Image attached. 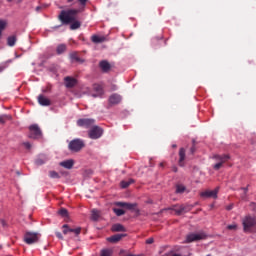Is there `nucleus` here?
Returning <instances> with one entry per match:
<instances>
[{
    "label": "nucleus",
    "instance_id": "f257e3e1",
    "mask_svg": "<svg viewBox=\"0 0 256 256\" xmlns=\"http://www.w3.org/2000/svg\"><path fill=\"white\" fill-rule=\"evenodd\" d=\"M77 15H79V10L77 9H69L62 10L59 15V20L63 25H70V29L75 31L81 27V22L77 21Z\"/></svg>",
    "mask_w": 256,
    "mask_h": 256
},
{
    "label": "nucleus",
    "instance_id": "f03ea898",
    "mask_svg": "<svg viewBox=\"0 0 256 256\" xmlns=\"http://www.w3.org/2000/svg\"><path fill=\"white\" fill-rule=\"evenodd\" d=\"M245 233H249L253 227H256V217L246 216L242 221Z\"/></svg>",
    "mask_w": 256,
    "mask_h": 256
},
{
    "label": "nucleus",
    "instance_id": "7ed1b4c3",
    "mask_svg": "<svg viewBox=\"0 0 256 256\" xmlns=\"http://www.w3.org/2000/svg\"><path fill=\"white\" fill-rule=\"evenodd\" d=\"M83 147H85V142L81 139H74L68 145L69 150L73 153H79Z\"/></svg>",
    "mask_w": 256,
    "mask_h": 256
},
{
    "label": "nucleus",
    "instance_id": "20e7f679",
    "mask_svg": "<svg viewBox=\"0 0 256 256\" xmlns=\"http://www.w3.org/2000/svg\"><path fill=\"white\" fill-rule=\"evenodd\" d=\"M29 138L30 139H41L43 133L41 132V128H39V125L33 124L29 126Z\"/></svg>",
    "mask_w": 256,
    "mask_h": 256
},
{
    "label": "nucleus",
    "instance_id": "39448f33",
    "mask_svg": "<svg viewBox=\"0 0 256 256\" xmlns=\"http://www.w3.org/2000/svg\"><path fill=\"white\" fill-rule=\"evenodd\" d=\"M207 238V234L204 232L191 233L186 236V243H193V241H201Z\"/></svg>",
    "mask_w": 256,
    "mask_h": 256
},
{
    "label": "nucleus",
    "instance_id": "423d86ee",
    "mask_svg": "<svg viewBox=\"0 0 256 256\" xmlns=\"http://www.w3.org/2000/svg\"><path fill=\"white\" fill-rule=\"evenodd\" d=\"M78 127H84L85 129H91L93 128V125H95V119L91 118H80L77 120Z\"/></svg>",
    "mask_w": 256,
    "mask_h": 256
},
{
    "label": "nucleus",
    "instance_id": "0eeeda50",
    "mask_svg": "<svg viewBox=\"0 0 256 256\" xmlns=\"http://www.w3.org/2000/svg\"><path fill=\"white\" fill-rule=\"evenodd\" d=\"M103 135V128L99 126H93L89 132L88 136L90 139H99Z\"/></svg>",
    "mask_w": 256,
    "mask_h": 256
},
{
    "label": "nucleus",
    "instance_id": "6e6552de",
    "mask_svg": "<svg viewBox=\"0 0 256 256\" xmlns=\"http://www.w3.org/2000/svg\"><path fill=\"white\" fill-rule=\"evenodd\" d=\"M24 241L27 245H33V243H37L39 241V234L33 232H27L24 235Z\"/></svg>",
    "mask_w": 256,
    "mask_h": 256
},
{
    "label": "nucleus",
    "instance_id": "1a4fd4ad",
    "mask_svg": "<svg viewBox=\"0 0 256 256\" xmlns=\"http://www.w3.org/2000/svg\"><path fill=\"white\" fill-rule=\"evenodd\" d=\"M62 233L63 235H69V233H75L76 235H80L81 234V227L78 228H70L68 224H64L62 226Z\"/></svg>",
    "mask_w": 256,
    "mask_h": 256
},
{
    "label": "nucleus",
    "instance_id": "9d476101",
    "mask_svg": "<svg viewBox=\"0 0 256 256\" xmlns=\"http://www.w3.org/2000/svg\"><path fill=\"white\" fill-rule=\"evenodd\" d=\"M218 193H219V187H217L214 190H206L204 192H201L200 197H204V198L212 197V199H217Z\"/></svg>",
    "mask_w": 256,
    "mask_h": 256
},
{
    "label": "nucleus",
    "instance_id": "9b49d317",
    "mask_svg": "<svg viewBox=\"0 0 256 256\" xmlns=\"http://www.w3.org/2000/svg\"><path fill=\"white\" fill-rule=\"evenodd\" d=\"M114 205H116V207H123L124 209H128V211H133V209L137 207L136 203H127V202H115Z\"/></svg>",
    "mask_w": 256,
    "mask_h": 256
},
{
    "label": "nucleus",
    "instance_id": "f8f14e48",
    "mask_svg": "<svg viewBox=\"0 0 256 256\" xmlns=\"http://www.w3.org/2000/svg\"><path fill=\"white\" fill-rule=\"evenodd\" d=\"M99 68L102 73H109L111 71V64L107 60H102L99 62Z\"/></svg>",
    "mask_w": 256,
    "mask_h": 256
},
{
    "label": "nucleus",
    "instance_id": "ddd939ff",
    "mask_svg": "<svg viewBox=\"0 0 256 256\" xmlns=\"http://www.w3.org/2000/svg\"><path fill=\"white\" fill-rule=\"evenodd\" d=\"M64 82H65V87H67V89H73V87L77 85V79L71 76L65 77Z\"/></svg>",
    "mask_w": 256,
    "mask_h": 256
},
{
    "label": "nucleus",
    "instance_id": "4468645a",
    "mask_svg": "<svg viewBox=\"0 0 256 256\" xmlns=\"http://www.w3.org/2000/svg\"><path fill=\"white\" fill-rule=\"evenodd\" d=\"M122 99L123 98L121 97V95L114 93L109 97L108 101H109L110 105H119V103H121Z\"/></svg>",
    "mask_w": 256,
    "mask_h": 256
},
{
    "label": "nucleus",
    "instance_id": "2eb2a0df",
    "mask_svg": "<svg viewBox=\"0 0 256 256\" xmlns=\"http://www.w3.org/2000/svg\"><path fill=\"white\" fill-rule=\"evenodd\" d=\"M38 103L39 105H42V107H49V105H51V100H49V98L45 97L43 94H40L38 96Z\"/></svg>",
    "mask_w": 256,
    "mask_h": 256
},
{
    "label": "nucleus",
    "instance_id": "dca6fc26",
    "mask_svg": "<svg viewBox=\"0 0 256 256\" xmlns=\"http://www.w3.org/2000/svg\"><path fill=\"white\" fill-rule=\"evenodd\" d=\"M123 237H127V234L112 235L111 237L107 238V241H109V243H119Z\"/></svg>",
    "mask_w": 256,
    "mask_h": 256
},
{
    "label": "nucleus",
    "instance_id": "f3484780",
    "mask_svg": "<svg viewBox=\"0 0 256 256\" xmlns=\"http://www.w3.org/2000/svg\"><path fill=\"white\" fill-rule=\"evenodd\" d=\"M93 91H95V93L92 94V97H101L103 95V86L99 84H94Z\"/></svg>",
    "mask_w": 256,
    "mask_h": 256
},
{
    "label": "nucleus",
    "instance_id": "a211bd4d",
    "mask_svg": "<svg viewBox=\"0 0 256 256\" xmlns=\"http://www.w3.org/2000/svg\"><path fill=\"white\" fill-rule=\"evenodd\" d=\"M213 159L216 161H219V163H227L229 159H231V156L229 154H223V155H214Z\"/></svg>",
    "mask_w": 256,
    "mask_h": 256
},
{
    "label": "nucleus",
    "instance_id": "6ab92c4d",
    "mask_svg": "<svg viewBox=\"0 0 256 256\" xmlns=\"http://www.w3.org/2000/svg\"><path fill=\"white\" fill-rule=\"evenodd\" d=\"M178 165L180 167H185V148H180V150H179Z\"/></svg>",
    "mask_w": 256,
    "mask_h": 256
},
{
    "label": "nucleus",
    "instance_id": "aec40b11",
    "mask_svg": "<svg viewBox=\"0 0 256 256\" xmlns=\"http://www.w3.org/2000/svg\"><path fill=\"white\" fill-rule=\"evenodd\" d=\"M112 231H113V233H125V231H127V229L125 228V226H123V224H119V223H117V224H114L113 226H112V229H111Z\"/></svg>",
    "mask_w": 256,
    "mask_h": 256
},
{
    "label": "nucleus",
    "instance_id": "412c9836",
    "mask_svg": "<svg viewBox=\"0 0 256 256\" xmlns=\"http://www.w3.org/2000/svg\"><path fill=\"white\" fill-rule=\"evenodd\" d=\"M73 165H75V161H73V159L60 162V167H64V169H73Z\"/></svg>",
    "mask_w": 256,
    "mask_h": 256
},
{
    "label": "nucleus",
    "instance_id": "4be33fe9",
    "mask_svg": "<svg viewBox=\"0 0 256 256\" xmlns=\"http://www.w3.org/2000/svg\"><path fill=\"white\" fill-rule=\"evenodd\" d=\"M107 40V38H105V36H99V35H92L91 37V41L92 43H105V41Z\"/></svg>",
    "mask_w": 256,
    "mask_h": 256
},
{
    "label": "nucleus",
    "instance_id": "5701e85b",
    "mask_svg": "<svg viewBox=\"0 0 256 256\" xmlns=\"http://www.w3.org/2000/svg\"><path fill=\"white\" fill-rule=\"evenodd\" d=\"M15 43H17V36L12 35L7 38L8 47H15Z\"/></svg>",
    "mask_w": 256,
    "mask_h": 256
},
{
    "label": "nucleus",
    "instance_id": "b1692460",
    "mask_svg": "<svg viewBox=\"0 0 256 256\" xmlns=\"http://www.w3.org/2000/svg\"><path fill=\"white\" fill-rule=\"evenodd\" d=\"M12 117L11 115L3 114L0 115V125H5L7 121H11Z\"/></svg>",
    "mask_w": 256,
    "mask_h": 256
},
{
    "label": "nucleus",
    "instance_id": "393cba45",
    "mask_svg": "<svg viewBox=\"0 0 256 256\" xmlns=\"http://www.w3.org/2000/svg\"><path fill=\"white\" fill-rule=\"evenodd\" d=\"M65 51H67V46L65 44H60L56 48L57 55H62Z\"/></svg>",
    "mask_w": 256,
    "mask_h": 256
},
{
    "label": "nucleus",
    "instance_id": "a878e982",
    "mask_svg": "<svg viewBox=\"0 0 256 256\" xmlns=\"http://www.w3.org/2000/svg\"><path fill=\"white\" fill-rule=\"evenodd\" d=\"M132 183H135V180L130 179L128 181H122L120 183V185H121L122 189H127V187H129V185H132Z\"/></svg>",
    "mask_w": 256,
    "mask_h": 256
},
{
    "label": "nucleus",
    "instance_id": "bb28decb",
    "mask_svg": "<svg viewBox=\"0 0 256 256\" xmlns=\"http://www.w3.org/2000/svg\"><path fill=\"white\" fill-rule=\"evenodd\" d=\"M112 210L117 217H121V216L125 215V210H123V209L113 208Z\"/></svg>",
    "mask_w": 256,
    "mask_h": 256
},
{
    "label": "nucleus",
    "instance_id": "cd10ccee",
    "mask_svg": "<svg viewBox=\"0 0 256 256\" xmlns=\"http://www.w3.org/2000/svg\"><path fill=\"white\" fill-rule=\"evenodd\" d=\"M113 255V250L111 249H102L100 252V256H111Z\"/></svg>",
    "mask_w": 256,
    "mask_h": 256
},
{
    "label": "nucleus",
    "instance_id": "c85d7f7f",
    "mask_svg": "<svg viewBox=\"0 0 256 256\" xmlns=\"http://www.w3.org/2000/svg\"><path fill=\"white\" fill-rule=\"evenodd\" d=\"M58 215H60V217H69V211H67V209L65 208H61L59 211H58Z\"/></svg>",
    "mask_w": 256,
    "mask_h": 256
},
{
    "label": "nucleus",
    "instance_id": "c756f323",
    "mask_svg": "<svg viewBox=\"0 0 256 256\" xmlns=\"http://www.w3.org/2000/svg\"><path fill=\"white\" fill-rule=\"evenodd\" d=\"M70 58L73 61H76L77 63H83V60L81 58H79V56L77 55V53H72L70 54Z\"/></svg>",
    "mask_w": 256,
    "mask_h": 256
},
{
    "label": "nucleus",
    "instance_id": "7c9ffc66",
    "mask_svg": "<svg viewBox=\"0 0 256 256\" xmlns=\"http://www.w3.org/2000/svg\"><path fill=\"white\" fill-rule=\"evenodd\" d=\"M172 211L176 213V215H183V208L180 206H174Z\"/></svg>",
    "mask_w": 256,
    "mask_h": 256
},
{
    "label": "nucleus",
    "instance_id": "2f4dec72",
    "mask_svg": "<svg viewBox=\"0 0 256 256\" xmlns=\"http://www.w3.org/2000/svg\"><path fill=\"white\" fill-rule=\"evenodd\" d=\"M92 220L93 221H97L100 217L99 211L98 210H92V214H91Z\"/></svg>",
    "mask_w": 256,
    "mask_h": 256
},
{
    "label": "nucleus",
    "instance_id": "473e14b6",
    "mask_svg": "<svg viewBox=\"0 0 256 256\" xmlns=\"http://www.w3.org/2000/svg\"><path fill=\"white\" fill-rule=\"evenodd\" d=\"M182 207V213H189V211H191V209L193 208L190 205H181Z\"/></svg>",
    "mask_w": 256,
    "mask_h": 256
},
{
    "label": "nucleus",
    "instance_id": "72a5a7b5",
    "mask_svg": "<svg viewBox=\"0 0 256 256\" xmlns=\"http://www.w3.org/2000/svg\"><path fill=\"white\" fill-rule=\"evenodd\" d=\"M185 186L183 185H177L176 186V193H185Z\"/></svg>",
    "mask_w": 256,
    "mask_h": 256
},
{
    "label": "nucleus",
    "instance_id": "f704fd0d",
    "mask_svg": "<svg viewBox=\"0 0 256 256\" xmlns=\"http://www.w3.org/2000/svg\"><path fill=\"white\" fill-rule=\"evenodd\" d=\"M49 177H51V179H59V173H57L55 171H50Z\"/></svg>",
    "mask_w": 256,
    "mask_h": 256
},
{
    "label": "nucleus",
    "instance_id": "c9c22d12",
    "mask_svg": "<svg viewBox=\"0 0 256 256\" xmlns=\"http://www.w3.org/2000/svg\"><path fill=\"white\" fill-rule=\"evenodd\" d=\"M7 27V22L0 20V35L3 33V30Z\"/></svg>",
    "mask_w": 256,
    "mask_h": 256
},
{
    "label": "nucleus",
    "instance_id": "e433bc0d",
    "mask_svg": "<svg viewBox=\"0 0 256 256\" xmlns=\"http://www.w3.org/2000/svg\"><path fill=\"white\" fill-rule=\"evenodd\" d=\"M223 167V163L222 162H218L213 166V169H215V171H219V169Z\"/></svg>",
    "mask_w": 256,
    "mask_h": 256
},
{
    "label": "nucleus",
    "instance_id": "4c0bfd02",
    "mask_svg": "<svg viewBox=\"0 0 256 256\" xmlns=\"http://www.w3.org/2000/svg\"><path fill=\"white\" fill-rule=\"evenodd\" d=\"M227 229H228L229 231H236V229H237V224H230V225L227 226Z\"/></svg>",
    "mask_w": 256,
    "mask_h": 256
},
{
    "label": "nucleus",
    "instance_id": "58836bf2",
    "mask_svg": "<svg viewBox=\"0 0 256 256\" xmlns=\"http://www.w3.org/2000/svg\"><path fill=\"white\" fill-rule=\"evenodd\" d=\"M47 160H44L43 158H38L36 160V165H44V163L46 162Z\"/></svg>",
    "mask_w": 256,
    "mask_h": 256
},
{
    "label": "nucleus",
    "instance_id": "ea45409f",
    "mask_svg": "<svg viewBox=\"0 0 256 256\" xmlns=\"http://www.w3.org/2000/svg\"><path fill=\"white\" fill-rule=\"evenodd\" d=\"M197 151V148L195 147V141H193V146L190 148V153L193 155Z\"/></svg>",
    "mask_w": 256,
    "mask_h": 256
},
{
    "label": "nucleus",
    "instance_id": "a19ab883",
    "mask_svg": "<svg viewBox=\"0 0 256 256\" xmlns=\"http://www.w3.org/2000/svg\"><path fill=\"white\" fill-rule=\"evenodd\" d=\"M154 239L153 238H148L147 240H146V244L147 245H153V243H154Z\"/></svg>",
    "mask_w": 256,
    "mask_h": 256
},
{
    "label": "nucleus",
    "instance_id": "79ce46f5",
    "mask_svg": "<svg viewBox=\"0 0 256 256\" xmlns=\"http://www.w3.org/2000/svg\"><path fill=\"white\" fill-rule=\"evenodd\" d=\"M22 145H24L26 149H31V143L29 142H24Z\"/></svg>",
    "mask_w": 256,
    "mask_h": 256
},
{
    "label": "nucleus",
    "instance_id": "37998d69",
    "mask_svg": "<svg viewBox=\"0 0 256 256\" xmlns=\"http://www.w3.org/2000/svg\"><path fill=\"white\" fill-rule=\"evenodd\" d=\"M80 2V5H82L83 7H85V5H87V2L89 0H78Z\"/></svg>",
    "mask_w": 256,
    "mask_h": 256
},
{
    "label": "nucleus",
    "instance_id": "c03bdc74",
    "mask_svg": "<svg viewBox=\"0 0 256 256\" xmlns=\"http://www.w3.org/2000/svg\"><path fill=\"white\" fill-rule=\"evenodd\" d=\"M55 235L58 239L63 240V234H61V232H56Z\"/></svg>",
    "mask_w": 256,
    "mask_h": 256
},
{
    "label": "nucleus",
    "instance_id": "a18cd8bd",
    "mask_svg": "<svg viewBox=\"0 0 256 256\" xmlns=\"http://www.w3.org/2000/svg\"><path fill=\"white\" fill-rule=\"evenodd\" d=\"M250 207L253 211H256V203L255 202L250 203Z\"/></svg>",
    "mask_w": 256,
    "mask_h": 256
},
{
    "label": "nucleus",
    "instance_id": "49530a36",
    "mask_svg": "<svg viewBox=\"0 0 256 256\" xmlns=\"http://www.w3.org/2000/svg\"><path fill=\"white\" fill-rule=\"evenodd\" d=\"M0 223H1V225H2V227H7V222L5 221V220H0Z\"/></svg>",
    "mask_w": 256,
    "mask_h": 256
},
{
    "label": "nucleus",
    "instance_id": "de8ad7c7",
    "mask_svg": "<svg viewBox=\"0 0 256 256\" xmlns=\"http://www.w3.org/2000/svg\"><path fill=\"white\" fill-rule=\"evenodd\" d=\"M127 253H129V252H127V250H120V255H122V256H126Z\"/></svg>",
    "mask_w": 256,
    "mask_h": 256
},
{
    "label": "nucleus",
    "instance_id": "09e8293b",
    "mask_svg": "<svg viewBox=\"0 0 256 256\" xmlns=\"http://www.w3.org/2000/svg\"><path fill=\"white\" fill-rule=\"evenodd\" d=\"M242 191H244V194L247 195V191H249V187H244V188H241Z\"/></svg>",
    "mask_w": 256,
    "mask_h": 256
},
{
    "label": "nucleus",
    "instance_id": "8fccbe9b",
    "mask_svg": "<svg viewBox=\"0 0 256 256\" xmlns=\"http://www.w3.org/2000/svg\"><path fill=\"white\" fill-rule=\"evenodd\" d=\"M172 171H173L174 173H177V171H178L177 166H174V167L172 168Z\"/></svg>",
    "mask_w": 256,
    "mask_h": 256
},
{
    "label": "nucleus",
    "instance_id": "3c124183",
    "mask_svg": "<svg viewBox=\"0 0 256 256\" xmlns=\"http://www.w3.org/2000/svg\"><path fill=\"white\" fill-rule=\"evenodd\" d=\"M8 3H11V1H14V0H7ZM23 0H17L18 3H21Z\"/></svg>",
    "mask_w": 256,
    "mask_h": 256
},
{
    "label": "nucleus",
    "instance_id": "603ef678",
    "mask_svg": "<svg viewBox=\"0 0 256 256\" xmlns=\"http://www.w3.org/2000/svg\"><path fill=\"white\" fill-rule=\"evenodd\" d=\"M4 69H5V66H0V73H1L2 71H4Z\"/></svg>",
    "mask_w": 256,
    "mask_h": 256
},
{
    "label": "nucleus",
    "instance_id": "864d4df0",
    "mask_svg": "<svg viewBox=\"0 0 256 256\" xmlns=\"http://www.w3.org/2000/svg\"><path fill=\"white\" fill-rule=\"evenodd\" d=\"M231 209H233V206H228L227 207V211H231Z\"/></svg>",
    "mask_w": 256,
    "mask_h": 256
},
{
    "label": "nucleus",
    "instance_id": "5fc2aeb1",
    "mask_svg": "<svg viewBox=\"0 0 256 256\" xmlns=\"http://www.w3.org/2000/svg\"><path fill=\"white\" fill-rule=\"evenodd\" d=\"M160 167H165V163H164V162H161V163H160Z\"/></svg>",
    "mask_w": 256,
    "mask_h": 256
},
{
    "label": "nucleus",
    "instance_id": "6e6d98bb",
    "mask_svg": "<svg viewBox=\"0 0 256 256\" xmlns=\"http://www.w3.org/2000/svg\"><path fill=\"white\" fill-rule=\"evenodd\" d=\"M172 256H181V254H173Z\"/></svg>",
    "mask_w": 256,
    "mask_h": 256
},
{
    "label": "nucleus",
    "instance_id": "4d7b16f0",
    "mask_svg": "<svg viewBox=\"0 0 256 256\" xmlns=\"http://www.w3.org/2000/svg\"><path fill=\"white\" fill-rule=\"evenodd\" d=\"M67 1H68V3H72L73 0H67Z\"/></svg>",
    "mask_w": 256,
    "mask_h": 256
},
{
    "label": "nucleus",
    "instance_id": "13d9d810",
    "mask_svg": "<svg viewBox=\"0 0 256 256\" xmlns=\"http://www.w3.org/2000/svg\"><path fill=\"white\" fill-rule=\"evenodd\" d=\"M172 147H174V148H175V147H177V145H172Z\"/></svg>",
    "mask_w": 256,
    "mask_h": 256
},
{
    "label": "nucleus",
    "instance_id": "bf43d9fd",
    "mask_svg": "<svg viewBox=\"0 0 256 256\" xmlns=\"http://www.w3.org/2000/svg\"><path fill=\"white\" fill-rule=\"evenodd\" d=\"M206 256H211V254H208V255H206Z\"/></svg>",
    "mask_w": 256,
    "mask_h": 256
},
{
    "label": "nucleus",
    "instance_id": "052dcab7",
    "mask_svg": "<svg viewBox=\"0 0 256 256\" xmlns=\"http://www.w3.org/2000/svg\"><path fill=\"white\" fill-rule=\"evenodd\" d=\"M36 9L39 10V7H37Z\"/></svg>",
    "mask_w": 256,
    "mask_h": 256
}]
</instances>
